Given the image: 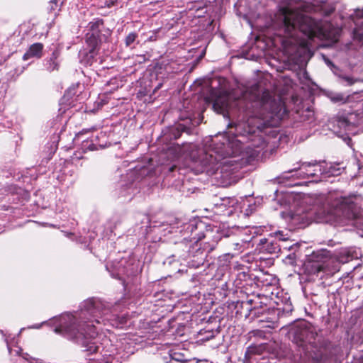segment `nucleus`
Segmentation results:
<instances>
[{"label": "nucleus", "instance_id": "obj_1", "mask_svg": "<svg viewBox=\"0 0 363 363\" xmlns=\"http://www.w3.org/2000/svg\"><path fill=\"white\" fill-rule=\"evenodd\" d=\"M310 8L306 5L301 10H292L287 7L280 9L282 23L279 35L282 37L281 43L285 53L297 64L311 57L312 42L315 38L335 43L340 33L338 27L330 23L323 26L306 14Z\"/></svg>", "mask_w": 363, "mask_h": 363}, {"label": "nucleus", "instance_id": "obj_2", "mask_svg": "<svg viewBox=\"0 0 363 363\" xmlns=\"http://www.w3.org/2000/svg\"><path fill=\"white\" fill-rule=\"evenodd\" d=\"M113 316L101 301L90 298L82 303L79 313L61 316L60 326L54 331L79 342L88 354L102 352L109 345L110 340L99 336L93 323L106 325L107 322L114 325Z\"/></svg>", "mask_w": 363, "mask_h": 363}, {"label": "nucleus", "instance_id": "obj_3", "mask_svg": "<svg viewBox=\"0 0 363 363\" xmlns=\"http://www.w3.org/2000/svg\"><path fill=\"white\" fill-rule=\"evenodd\" d=\"M360 199L356 196H334L328 195L315 211L318 223L332 225H346L351 223L359 227L362 225V211L359 206Z\"/></svg>", "mask_w": 363, "mask_h": 363}, {"label": "nucleus", "instance_id": "obj_4", "mask_svg": "<svg viewBox=\"0 0 363 363\" xmlns=\"http://www.w3.org/2000/svg\"><path fill=\"white\" fill-rule=\"evenodd\" d=\"M242 150V144L238 140L224 138L223 142L213 144L211 150L203 152L194 161L197 173L214 172L219 168L223 171L237 169L240 167L238 162Z\"/></svg>", "mask_w": 363, "mask_h": 363}, {"label": "nucleus", "instance_id": "obj_5", "mask_svg": "<svg viewBox=\"0 0 363 363\" xmlns=\"http://www.w3.org/2000/svg\"><path fill=\"white\" fill-rule=\"evenodd\" d=\"M289 333L304 354V357L301 354L299 363H308L310 359L314 363H320L327 359L325 348L318 345L317 334L308 323L301 321L294 324Z\"/></svg>", "mask_w": 363, "mask_h": 363}, {"label": "nucleus", "instance_id": "obj_6", "mask_svg": "<svg viewBox=\"0 0 363 363\" xmlns=\"http://www.w3.org/2000/svg\"><path fill=\"white\" fill-rule=\"evenodd\" d=\"M354 257L351 248L340 249L337 259L332 257L330 251L323 249L311 254L305 264V268L309 274H316L322 272L327 275H333L339 271V262L345 263Z\"/></svg>", "mask_w": 363, "mask_h": 363}, {"label": "nucleus", "instance_id": "obj_7", "mask_svg": "<svg viewBox=\"0 0 363 363\" xmlns=\"http://www.w3.org/2000/svg\"><path fill=\"white\" fill-rule=\"evenodd\" d=\"M298 167H294L287 172H284L279 179H288L291 177L296 179H311L312 182H318L332 175L339 174V169L321 162L320 161L313 160L309 162H301L298 163Z\"/></svg>", "mask_w": 363, "mask_h": 363}, {"label": "nucleus", "instance_id": "obj_8", "mask_svg": "<svg viewBox=\"0 0 363 363\" xmlns=\"http://www.w3.org/2000/svg\"><path fill=\"white\" fill-rule=\"evenodd\" d=\"M257 247L260 252L269 254L277 253L280 251V246L272 239H260Z\"/></svg>", "mask_w": 363, "mask_h": 363}, {"label": "nucleus", "instance_id": "obj_9", "mask_svg": "<svg viewBox=\"0 0 363 363\" xmlns=\"http://www.w3.org/2000/svg\"><path fill=\"white\" fill-rule=\"evenodd\" d=\"M354 23L355 28L353 31V38L359 41L363 40V9L354 12Z\"/></svg>", "mask_w": 363, "mask_h": 363}, {"label": "nucleus", "instance_id": "obj_10", "mask_svg": "<svg viewBox=\"0 0 363 363\" xmlns=\"http://www.w3.org/2000/svg\"><path fill=\"white\" fill-rule=\"evenodd\" d=\"M229 106V96L226 94H220L213 101V110L218 113L224 114Z\"/></svg>", "mask_w": 363, "mask_h": 363}, {"label": "nucleus", "instance_id": "obj_11", "mask_svg": "<svg viewBox=\"0 0 363 363\" xmlns=\"http://www.w3.org/2000/svg\"><path fill=\"white\" fill-rule=\"evenodd\" d=\"M353 116L352 113L337 116L336 120L337 126L343 131L351 130L355 126V123L352 121Z\"/></svg>", "mask_w": 363, "mask_h": 363}, {"label": "nucleus", "instance_id": "obj_12", "mask_svg": "<svg viewBox=\"0 0 363 363\" xmlns=\"http://www.w3.org/2000/svg\"><path fill=\"white\" fill-rule=\"evenodd\" d=\"M43 45L40 43H33L30 46L27 52L23 55V60H28L30 58H40L42 57Z\"/></svg>", "mask_w": 363, "mask_h": 363}, {"label": "nucleus", "instance_id": "obj_13", "mask_svg": "<svg viewBox=\"0 0 363 363\" xmlns=\"http://www.w3.org/2000/svg\"><path fill=\"white\" fill-rule=\"evenodd\" d=\"M98 54L97 51L89 50L88 51L84 50L79 52L80 62L83 65L88 66L92 65L96 62V57Z\"/></svg>", "mask_w": 363, "mask_h": 363}, {"label": "nucleus", "instance_id": "obj_14", "mask_svg": "<svg viewBox=\"0 0 363 363\" xmlns=\"http://www.w3.org/2000/svg\"><path fill=\"white\" fill-rule=\"evenodd\" d=\"M262 123L257 125L258 129L262 130L264 126H272L276 125L278 121L280 120V117L277 115V113L273 111L270 113L269 117L265 116L262 118Z\"/></svg>", "mask_w": 363, "mask_h": 363}, {"label": "nucleus", "instance_id": "obj_15", "mask_svg": "<svg viewBox=\"0 0 363 363\" xmlns=\"http://www.w3.org/2000/svg\"><path fill=\"white\" fill-rule=\"evenodd\" d=\"M101 41V38L99 35L90 34L89 33H87L86 42L89 50L98 52Z\"/></svg>", "mask_w": 363, "mask_h": 363}, {"label": "nucleus", "instance_id": "obj_16", "mask_svg": "<svg viewBox=\"0 0 363 363\" xmlns=\"http://www.w3.org/2000/svg\"><path fill=\"white\" fill-rule=\"evenodd\" d=\"M266 349H267L266 344H263V343H261L259 345L252 344L247 348L246 352H245V357L247 359H250L252 355L261 354Z\"/></svg>", "mask_w": 363, "mask_h": 363}, {"label": "nucleus", "instance_id": "obj_17", "mask_svg": "<svg viewBox=\"0 0 363 363\" xmlns=\"http://www.w3.org/2000/svg\"><path fill=\"white\" fill-rule=\"evenodd\" d=\"M104 26V21L101 18H95L88 24V29L90 34L99 35Z\"/></svg>", "mask_w": 363, "mask_h": 363}, {"label": "nucleus", "instance_id": "obj_18", "mask_svg": "<svg viewBox=\"0 0 363 363\" xmlns=\"http://www.w3.org/2000/svg\"><path fill=\"white\" fill-rule=\"evenodd\" d=\"M314 3L317 5L321 6V9L325 16H329L335 11V6L333 4L328 5L327 7L325 5L323 6L322 4H325L327 3L328 0H313Z\"/></svg>", "mask_w": 363, "mask_h": 363}, {"label": "nucleus", "instance_id": "obj_19", "mask_svg": "<svg viewBox=\"0 0 363 363\" xmlns=\"http://www.w3.org/2000/svg\"><path fill=\"white\" fill-rule=\"evenodd\" d=\"M331 101L333 103L346 104L350 101V96H345L342 93H335L330 96Z\"/></svg>", "mask_w": 363, "mask_h": 363}, {"label": "nucleus", "instance_id": "obj_20", "mask_svg": "<svg viewBox=\"0 0 363 363\" xmlns=\"http://www.w3.org/2000/svg\"><path fill=\"white\" fill-rule=\"evenodd\" d=\"M59 56V52L57 51H55L52 52L51 57L48 61V69L50 71H53L57 69L58 67V63L57 62V58Z\"/></svg>", "mask_w": 363, "mask_h": 363}, {"label": "nucleus", "instance_id": "obj_21", "mask_svg": "<svg viewBox=\"0 0 363 363\" xmlns=\"http://www.w3.org/2000/svg\"><path fill=\"white\" fill-rule=\"evenodd\" d=\"M250 337H259L261 339H264L265 333L261 330H254L249 333Z\"/></svg>", "mask_w": 363, "mask_h": 363}, {"label": "nucleus", "instance_id": "obj_22", "mask_svg": "<svg viewBox=\"0 0 363 363\" xmlns=\"http://www.w3.org/2000/svg\"><path fill=\"white\" fill-rule=\"evenodd\" d=\"M137 36L138 35L135 32H132V33H129L126 36L125 40L126 46H130L135 40Z\"/></svg>", "mask_w": 363, "mask_h": 363}, {"label": "nucleus", "instance_id": "obj_23", "mask_svg": "<svg viewBox=\"0 0 363 363\" xmlns=\"http://www.w3.org/2000/svg\"><path fill=\"white\" fill-rule=\"evenodd\" d=\"M79 86V84L70 86L65 92V97L72 98L76 94L75 89Z\"/></svg>", "mask_w": 363, "mask_h": 363}, {"label": "nucleus", "instance_id": "obj_24", "mask_svg": "<svg viewBox=\"0 0 363 363\" xmlns=\"http://www.w3.org/2000/svg\"><path fill=\"white\" fill-rule=\"evenodd\" d=\"M276 239L281 241H286L289 239V234H284V231L279 230L275 233Z\"/></svg>", "mask_w": 363, "mask_h": 363}, {"label": "nucleus", "instance_id": "obj_25", "mask_svg": "<svg viewBox=\"0 0 363 363\" xmlns=\"http://www.w3.org/2000/svg\"><path fill=\"white\" fill-rule=\"evenodd\" d=\"M23 357L27 360L29 363H45L43 360L39 359H35L30 357L28 354L26 353L23 355Z\"/></svg>", "mask_w": 363, "mask_h": 363}, {"label": "nucleus", "instance_id": "obj_26", "mask_svg": "<svg viewBox=\"0 0 363 363\" xmlns=\"http://www.w3.org/2000/svg\"><path fill=\"white\" fill-rule=\"evenodd\" d=\"M212 233H213L212 231H209L208 230H206V232L205 235H203V238H210L213 237L214 239V242L217 243L218 242V240L220 239V236L218 234V230L216 229L217 235L216 236H213Z\"/></svg>", "mask_w": 363, "mask_h": 363}, {"label": "nucleus", "instance_id": "obj_27", "mask_svg": "<svg viewBox=\"0 0 363 363\" xmlns=\"http://www.w3.org/2000/svg\"><path fill=\"white\" fill-rule=\"evenodd\" d=\"M342 79L344 81H345L347 83L348 85H352V84H354L355 82H357L359 81L357 79H353L352 77H343Z\"/></svg>", "mask_w": 363, "mask_h": 363}, {"label": "nucleus", "instance_id": "obj_28", "mask_svg": "<svg viewBox=\"0 0 363 363\" xmlns=\"http://www.w3.org/2000/svg\"><path fill=\"white\" fill-rule=\"evenodd\" d=\"M233 246H234V250H236L238 253L242 252L244 248L243 245L240 244L238 242L234 243Z\"/></svg>", "mask_w": 363, "mask_h": 363}, {"label": "nucleus", "instance_id": "obj_29", "mask_svg": "<svg viewBox=\"0 0 363 363\" xmlns=\"http://www.w3.org/2000/svg\"><path fill=\"white\" fill-rule=\"evenodd\" d=\"M201 223L199 224H195V223H190L188 226V229L190 228V230L191 233L194 232V230H196L199 227L201 228Z\"/></svg>", "mask_w": 363, "mask_h": 363}, {"label": "nucleus", "instance_id": "obj_30", "mask_svg": "<svg viewBox=\"0 0 363 363\" xmlns=\"http://www.w3.org/2000/svg\"><path fill=\"white\" fill-rule=\"evenodd\" d=\"M50 9L51 10H55L57 7V0H51L50 2Z\"/></svg>", "mask_w": 363, "mask_h": 363}, {"label": "nucleus", "instance_id": "obj_31", "mask_svg": "<svg viewBox=\"0 0 363 363\" xmlns=\"http://www.w3.org/2000/svg\"><path fill=\"white\" fill-rule=\"evenodd\" d=\"M116 1L117 0H107L106 1V3H105V6L106 7L110 8V7L113 6L116 4Z\"/></svg>", "mask_w": 363, "mask_h": 363}, {"label": "nucleus", "instance_id": "obj_32", "mask_svg": "<svg viewBox=\"0 0 363 363\" xmlns=\"http://www.w3.org/2000/svg\"><path fill=\"white\" fill-rule=\"evenodd\" d=\"M208 335L204 338L205 340H208L214 337L215 333L213 331H208Z\"/></svg>", "mask_w": 363, "mask_h": 363}, {"label": "nucleus", "instance_id": "obj_33", "mask_svg": "<svg viewBox=\"0 0 363 363\" xmlns=\"http://www.w3.org/2000/svg\"><path fill=\"white\" fill-rule=\"evenodd\" d=\"M323 59H324V61L328 65V66H333L332 62L328 59L325 56H323Z\"/></svg>", "mask_w": 363, "mask_h": 363}, {"label": "nucleus", "instance_id": "obj_34", "mask_svg": "<svg viewBox=\"0 0 363 363\" xmlns=\"http://www.w3.org/2000/svg\"><path fill=\"white\" fill-rule=\"evenodd\" d=\"M224 256L226 257H233V255H230L229 253L225 255Z\"/></svg>", "mask_w": 363, "mask_h": 363}, {"label": "nucleus", "instance_id": "obj_35", "mask_svg": "<svg viewBox=\"0 0 363 363\" xmlns=\"http://www.w3.org/2000/svg\"><path fill=\"white\" fill-rule=\"evenodd\" d=\"M173 358L177 361H183L182 359H179V358H177V357H173Z\"/></svg>", "mask_w": 363, "mask_h": 363}, {"label": "nucleus", "instance_id": "obj_36", "mask_svg": "<svg viewBox=\"0 0 363 363\" xmlns=\"http://www.w3.org/2000/svg\"><path fill=\"white\" fill-rule=\"evenodd\" d=\"M264 108H267V104H264Z\"/></svg>", "mask_w": 363, "mask_h": 363}, {"label": "nucleus", "instance_id": "obj_37", "mask_svg": "<svg viewBox=\"0 0 363 363\" xmlns=\"http://www.w3.org/2000/svg\"><path fill=\"white\" fill-rule=\"evenodd\" d=\"M106 352H108V350H106ZM104 355L106 356V355H108V354L106 352H105Z\"/></svg>", "mask_w": 363, "mask_h": 363}, {"label": "nucleus", "instance_id": "obj_38", "mask_svg": "<svg viewBox=\"0 0 363 363\" xmlns=\"http://www.w3.org/2000/svg\"><path fill=\"white\" fill-rule=\"evenodd\" d=\"M34 328H40V326H35Z\"/></svg>", "mask_w": 363, "mask_h": 363}, {"label": "nucleus", "instance_id": "obj_39", "mask_svg": "<svg viewBox=\"0 0 363 363\" xmlns=\"http://www.w3.org/2000/svg\"><path fill=\"white\" fill-rule=\"evenodd\" d=\"M106 363H111V362H109L107 361V362H106Z\"/></svg>", "mask_w": 363, "mask_h": 363}]
</instances>
